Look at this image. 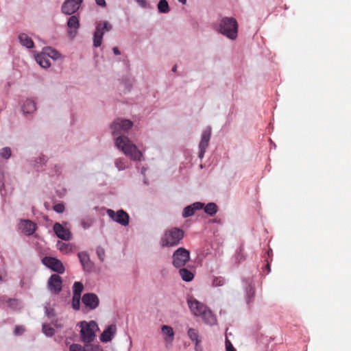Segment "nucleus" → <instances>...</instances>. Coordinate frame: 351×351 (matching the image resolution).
<instances>
[{"label":"nucleus","instance_id":"nucleus-9","mask_svg":"<svg viewBox=\"0 0 351 351\" xmlns=\"http://www.w3.org/2000/svg\"><path fill=\"white\" fill-rule=\"evenodd\" d=\"M42 263L51 270L63 274L64 271V267L63 263L55 257L45 256L41 260Z\"/></svg>","mask_w":351,"mask_h":351},{"label":"nucleus","instance_id":"nucleus-1","mask_svg":"<svg viewBox=\"0 0 351 351\" xmlns=\"http://www.w3.org/2000/svg\"><path fill=\"white\" fill-rule=\"evenodd\" d=\"M114 146L132 160L141 161L144 159L142 151L125 135H119L115 138Z\"/></svg>","mask_w":351,"mask_h":351},{"label":"nucleus","instance_id":"nucleus-31","mask_svg":"<svg viewBox=\"0 0 351 351\" xmlns=\"http://www.w3.org/2000/svg\"><path fill=\"white\" fill-rule=\"evenodd\" d=\"M187 333L189 338L196 344H198L200 342V340L199 339L198 332L196 330L193 328H189L188 330Z\"/></svg>","mask_w":351,"mask_h":351},{"label":"nucleus","instance_id":"nucleus-48","mask_svg":"<svg viewBox=\"0 0 351 351\" xmlns=\"http://www.w3.org/2000/svg\"><path fill=\"white\" fill-rule=\"evenodd\" d=\"M178 1L182 4H185L186 3V0H178Z\"/></svg>","mask_w":351,"mask_h":351},{"label":"nucleus","instance_id":"nucleus-37","mask_svg":"<svg viewBox=\"0 0 351 351\" xmlns=\"http://www.w3.org/2000/svg\"><path fill=\"white\" fill-rule=\"evenodd\" d=\"M70 351H88V346L82 347L79 344H72L69 348Z\"/></svg>","mask_w":351,"mask_h":351},{"label":"nucleus","instance_id":"nucleus-26","mask_svg":"<svg viewBox=\"0 0 351 351\" xmlns=\"http://www.w3.org/2000/svg\"><path fill=\"white\" fill-rule=\"evenodd\" d=\"M50 59L58 60L60 57V54L56 50L51 47H45L43 51Z\"/></svg>","mask_w":351,"mask_h":351},{"label":"nucleus","instance_id":"nucleus-3","mask_svg":"<svg viewBox=\"0 0 351 351\" xmlns=\"http://www.w3.org/2000/svg\"><path fill=\"white\" fill-rule=\"evenodd\" d=\"M217 31L227 38L234 40L238 36V23L237 20L231 16L221 17L217 23Z\"/></svg>","mask_w":351,"mask_h":351},{"label":"nucleus","instance_id":"nucleus-16","mask_svg":"<svg viewBox=\"0 0 351 351\" xmlns=\"http://www.w3.org/2000/svg\"><path fill=\"white\" fill-rule=\"evenodd\" d=\"M67 27L69 28V29H67V37L73 38L77 35L80 27V21L77 16H72L69 19Z\"/></svg>","mask_w":351,"mask_h":351},{"label":"nucleus","instance_id":"nucleus-4","mask_svg":"<svg viewBox=\"0 0 351 351\" xmlns=\"http://www.w3.org/2000/svg\"><path fill=\"white\" fill-rule=\"evenodd\" d=\"M77 326L80 328V338L85 343L93 342L99 330L98 324L95 320L79 322Z\"/></svg>","mask_w":351,"mask_h":351},{"label":"nucleus","instance_id":"nucleus-14","mask_svg":"<svg viewBox=\"0 0 351 351\" xmlns=\"http://www.w3.org/2000/svg\"><path fill=\"white\" fill-rule=\"evenodd\" d=\"M49 290L53 293H59L62 290V280L58 274H53L50 276L47 282Z\"/></svg>","mask_w":351,"mask_h":351},{"label":"nucleus","instance_id":"nucleus-32","mask_svg":"<svg viewBox=\"0 0 351 351\" xmlns=\"http://www.w3.org/2000/svg\"><path fill=\"white\" fill-rule=\"evenodd\" d=\"M137 6L141 9L151 8V4L149 0H134Z\"/></svg>","mask_w":351,"mask_h":351},{"label":"nucleus","instance_id":"nucleus-18","mask_svg":"<svg viewBox=\"0 0 351 351\" xmlns=\"http://www.w3.org/2000/svg\"><path fill=\"white\" fill-rule=\"evenodd\" d=\"M203 208L204 204L199 202H195L184 208L182 217L184 218L191 217L193 215L197 210H201Z\"/></svg>","mask_w":351,"mask_h":351},{"label":"nucleus","instance_id":"nucleus-35","mask_svg":"<svg viewBox=\"0 0 351 351\" xmlns=\"http://www.w3.org/2000/svg\"><path fill=\"white\" fill-rule=\"evenodd\" d=\"M80 300L81 297L79 296H73V300L71 302V306L74 310H79L80 308Z\"/></svg>","mask_w":351,"mask_h":351},{"label":"nucleus","instance_id":"nucleus-34","mask_svg":"<svg viewBox=\"0 0 351 351\" xmlns=\"http://www.w3.org/2000/svg\"><path fill=\"white\" fill-rule=\"evenodd\" d=\"M96 254L101 261H104L106 256V250L103 247L98 246L96 248Z\"/></svg>","mask_w":351,"mask_h":351},{"label":"nucleus","instance_id":"nucleus-40","mask_svg":"<svg viewBox=\"0 0 351 351\" xmlns=\"http://www.w3.org/2000/svg\"><path fill=\"white\" fill-rule=\"evenodd\" d=\"M53 209L57 213H62L64 210V206L62 204H57L53 206Z\"/></svg>","mask_w":351,"mask_h":351},{"label":"nucleus","instance_id":"nucleus-17","mask_svg":"<svg viewBox=\"0 0 351 351\" xmlns=\"http://www.w3.org/2000/svg\"><path fill=\"white\" fill-rule=\"evenodd\" d=\"M77 256L83 269L87 272L92 271L94 267V264L90 261L88 254L86 252H80L78 253Z\"/></svg>","mask_w":351,"mask_h":351},{"label":"nucleus","instance_id":"nucleus-2","mask_svg":"<svg viewBox=\"0 0 351 351\" xmlns=\"http://www.w3.org/2000/svg\"><path fill=\"white\" fill-rule=\"evenodd\" d=\"M187 304L191 313L194 316L201 317L207 324L214 325L216 324L215 316L204 304L193 297H189L187 298Z\"/></svg>","mask_w":351,"mask_h":351},{"label":"nucleus","instance_id":"nucleus-43","mask_svg":"<svg viewBox=\"0 0 351 351\" xmlns=\"http://www.w3.org/2000/svg\"><path fill=\"white\" fill-rule=\"evenodd\" d=\"M57 246H58V248L60 251H62V252H63V251H64V250L66 248V244H65L64 243H63V242H60V241H59V242L58 243Z\"/></svg>","mask_w":351,"mask_h":351},{"label":"nucleus","instance_id":"nucleus-45","mask_svg":"<svg viewBox=\"0 0 351 351\" xmlns=\"http://www.w3.org/2000/svg\"><path fill=\"white\" fill-rule=\"evenodd\" d=\"M95 2L97 5L101 6L102 8H105L106 6V3L105 0H95Z\"/></svg>","mask_w":351,"mask_h":351},{"label":"nucleus","instance_id":"nucleus-11","mask_svg":"<svg viewBox=\"0 0 351 351\" xmlns=\"http://www.w3.org/2000/svg\"><path fill=\"white\" fill-rule=\"evenodd\" d=\"M160 335L166 347L172 346L175 339V331L169 325H162L160 327Z\"/></svg>","mask_w":351,"mask_h":351},{"label":"nucleus","instance_id":"nucleus-10","mask_svg":"<svg viewBox=\"0 0 351 351\" xmlns=\"http://www.w3.org/2000/svg\"><path fill=\"white\" fill-rule=\"evenodd\" d=\"M108 216L114 222L121 224L123 226H126L129 223V215L123 210L114 211L111 209H108L106 211Z\"/></svg>","mask_w":351,"mask_h":351},{"label":"nucleus","instance_id":"nucleus-22","mask_svg":"<svg viewBox=\"0 0 351 351\" xmlns=\"http://www.w3.org/2000/svg\"><path fill=\"white\" fill-rule=\"evenodd\" d=\"M19 40L23 46L28 49L34 47V42L32 41V38L29 37L26 34L23 33L19 34Z\"/></svg>","mask_w":351,"mask_h":351},{"label":"nucleus","instance_id":"nucleus-38","mask_svg":"<svg viewBox=\"0 0 351 351\" xmlns=\"http://www.w3.org/2000/svg\"><path fill=\"white\" fill-rule=\"evenodd\" d=\"M43 331L47 336H51L54 334V329L47 324H43Z\"/></svg>","mask_w":351,"mask_h":351},{"label":"nucleus","instance_id":"nucleus-46","mask_svg":"<svg viewBox=\"0 0 351 351\" xmlns=\"http://www.w3.org/2000/svg\"><path fill=\"white\" fill-rule=\"evenodd\" d=\"M39 161L36 160V162H38V163H40V164H44L45 162H46V158L45 156H43V157H40L38 158Z\"/></svg>","mask_w":351,"mask_h":351},{"label":"nucleus","instance_id":"nucleus-7","mask_svg":"<svg viewBox=\"0 0 351 351\" xmlns=\"http://www.w3.org/2000/svg\"><path fill=\"white\" fill-rule=\"evenodd\" d=\"M190 261V252L184 248H178L172 255V264L176 268L184 267Z\"/></svg>","mask_w":351,"mask_h":351},{"label":"nucleus","instance_id":"nucleus-33","mask_svg":"<svg viewBox=\"0 0 351 351\" xmlns=\"http://www.w3.org/2000/svg\"><path fill=\"white\" fill-rule=\"evenodd\" d=\"M11 149L8 147H3L0 151V156L5 159H8L11 156Z\"/></svg>","mask_w":351,"mask_h":351},{"label":"nucleus","instance_id":"nucleus-25","mask_svg":"<svg viewBox=\"0 0 351 351\" xmlns=\"http://www.w3.org/2000/svg\"><path fill=\"white\" fill-rule=\"evenodd\" d=\"M53 230L58 237L62 240H66V230L61 224L58 223H55Z\"/></svg>","mask_w":351,"mask_h":351},{"label":"nucleus","instance_id":"nucleus-29","mask_svg":"<svg viewBox=\"0 0 351 351\" xmlns=\"http://www.w3.org/2000/svg\"><path fill=\"white\" fill-rule=\"evenodd\" d=\"M114 165L119 171H123L128 167V162L123 158H118L114 160Z\"/></svg>","mask_w":351,"mask_h":351},{"label":"nucleus","instance_id":"nucleus-42","mask_svg":"<svg viewBox=\"0 0 351 351\" xmlns=\"http://www.w3.org/2000/svg\"><path fill=\"white\" fill-rule=\"evenodd\" d=\"M226 351H236L229 341L226 342Z\"/></svg>","mask_w":351,"mask_h":351},{"label":"nucleus","instance_id":"nucleus-20","mask_svg":"<svg viewBox=\"0 0 351 351\" xmlns=\"http://www.w3.org/2000/svg\"><path fill=\"white\" fill-rule=\"evenodd\" d=\"M36 61L43 68H49L51 65L50 60L48 56L42 51L36 56Z\"/></svg>","mask_w":351,"mask_h":351},{"label":"nucleus","instance_id":"nucleus-24","mask_svg":"<svg viewBox=\"0 0 351 351\" xmlns=\"http://www.w3.org/2000/svg\"><path fill=\"white\" fill-rule=\"evenodd\" d=\"M179 274L181 278L185 282H191L194 278L193 272L184 267L180 269Z\"/></svg>","mask_w":351,"mask_h":351},{"label":"nucleus","instance_id":"nucleus-36","mask_svg":"<svg viewBox=\"0 0 351 351\" xmlns=\"http://www.w3.org/2000/svg\"><path fill=\"white\" fill-rule=\"evenodd\" d=\"M8 304L13 309H17L20 307L21 302L16 299H9Z\"/></svg>","mask_w":351,"mask_h":351},{"label":"nucleus","instance_id":"nucleus-13","mask_svg":"<svg viewBox=\"0 0 351 351\" xmlns=\"http://www.w3.org/2000/svg\"><path fill=\"white\" fill-rule=\"evenodd\" d=\"M82 302L86 308L93 311L97 308L99 304V300L95 293H86L82 298Z\"/></svg>","mask_w":351,"mask_h":351},{"label":"nucleus","instance_id":"nucleus-19","mask_svg":"<svg viewBox=\"0 0 351 351\" xmlns=\"http://www.w3.org/2000/svg\"><path fill=\"white\" fill-rule=\"evenodd\" d=\"M20 228L25 235H31L35 232L36 224L30 220H23L21 222Z\"/></svg>","mask_w":351,"mask_h":351},{"label":"nucleus","instance_id":"nucleus-44","mask_svg":"<svg viewBox=\"0 0 351 351\" xmlns=\"http://www.w3.org/2000/svg\"><path fill=\"white\" fill-rule=\"evenodd\" d=\"M46 314L49 317H51L54 315V311L52 308H46Z\"/></svg>","mask_w":351,"mask_h":351},{"label":"nucleus","instance_id":"nucleus-21","mask_svg":"<svg viewBox=\"0 0 351 351\" xmlns=\"http://www.w3.org/2000/svg\"><path fill=\"white\" fill-rule=\"evenodd\" d=\"M82 0H67V14L75 12L80 7Z\"/></svg>","mask_w":351,"mask_h":351},{"label":"nucleus","instance_id":"nucleus-28","mask_svg":"<svg viewBox=\"0 0 351 351\" xmlns=\"http://www.w3.org/2000/svg\"><path fill=\"white\" fill-rule=\"evenodd\" d=\"M157 8L160 13H168L170 10L169 5L167 0H160L157 5Z\"/></svg>","mask_w":351,"mask_h":351},{"label":"nucleus","instance_id":"nucleus-15","mask_svg":"<svg viewBox=\"0 0 351 351\" xmlns=\"http://www.w3.org/2000/svg\"><path fill=\"white\" fill-rule=\"evenodd\" d=\"M211 131L210 129H206L202 132L201 140L199 143V157L202 158L204 156L206 150L208 146L209 141L210 138Z\"/></svg>","mask_w":351,"mask_h":351},{"label":"nucleus","instance_id":"nucleus-8","mask_svg":"<svg viewBox=\"0 0 351 351\" xmlns=\"http://www.w3.org/2000/svg\"><path fill=\"white\" fill-rule=\"evenodd\" d=\"M111 29V24L107 21L97 25L93 36V46L95 47H99L101 45L104 34Z\"/></svg>","mask_w":351,"mask_h":351},{"label":"nucleus","instance_id":"nucleus-23","mask_svg":"<svg viewBox=\"0 0 351 351\" xmlns=\"http://www.w3.org/2000/svg\"><path fill=\"white\" fill-rule=\"evenodd\" d=\"M36 110V106L35 102L29 99H26L22 108L23 113H32L34 112Z\"/></svg>","mask_w":351,"mask_h":351},{"label":"nucleus","instance_id":"nucleus-41","mask_svg":"<svg viewBox=\"0 0 351 351\" xmlns=\"http://www.w3.org/2000/svg\"><path fill=\"white\" fill-rule=\"evenodd\" d=\"M25 330V328L23 326H17L14 329L15 335H21Z\"/></svg>","mask_w":351,"mask_h":351},{"label":"nucleus","instance_id":"nucleus-5","mask_svg":"<svg viewBox=\"0 0 351 351\" xmlns=\"http://www.w3.org/2000/svg\"><path fill=\"white\" fill-rule=\"evenodd\" d=\"M184 237V232L178 228H171L164 232L160 239L162 247H173L178 245Z\"/></svg>","mask_w":351,"mask_h":351},{"label":"nucleus","instance_id":"nucleus-47","mask_svg":"<svg viewBox=\"0 0 351 351\" xmlns=\"http://www.w3.org/2000/svg\"><path fill=\"white\" fill-rule=\"evenodd\" d=\"M62 11L63 13H66V1L62 3Z\"/></svg>","mask_w":351,"mask_h":351},{"label":"nucleus","instance_id":"nucleus-30","mask_svg":"<svg viewBox=\"0 0 351 351\" xmlns=\"http://www.w3.org/2000/svg\"><path fill=\"white\" fill-rule=\"evenodd\" d=\"M204 212L210 215H214L217 212V206L215 203H208L204 207Z\"/></svg>","mask_w":351,"mask_h":351},{"label":"nucleus","instance_id":"nucleus-27","mask_svg":"<svg viewBox=\"0 0 351 351\" xmlns=\"http://www.w3.org/2000/svg\"><path fill=\"white\" fill-rule=\"evenodd\" d=\"M84 285L81 282H75L72 287L73 296L81 297Z\"/></svg>","mask_w":351,"mask_h":351},{"label":"nucleus","instance_id":"nucleus-39","mask_svg":"<svg viewBox=\"0 0 351 351\" xmlns=\"http://www.w3.org/2000/svg\"><path fill=\"white\" fill-rule=\"evenodd\" d=\"M88 351H104L100 346L95 345L88 346Z\"/></svg>","mask_w":351,"mask_h":351},{"label":"nucleus","instance_id":"nucleus-6","mask_svg":"<svg viewBox=\"0 0 351 351\" xmlns=\"http://www.w3.org/2000/svg\"><path fill=\"white\" fill-rule=\"evenodd\" d=\"M133 122L127 119L118 118L110 124V128L112 135L115 136L121 132H128L133 127Z\"/></svg>","mask_w":351,"mask_h":351},{"label":"nucleus","instance_id":"nucleus-12","mask_svg":"<svg viewBox=\"0 0 351 351\" xmlns=\"http://www.w3.org/2000/svg\"><path fill=\"white\" fill-rule=\"evenodd\" d=\"M117 332V327L115 324L106 326L99 335V340L104 343L112 341Z\"/></svg>","mask_w":351,"mask_h":351}]
</instances>
